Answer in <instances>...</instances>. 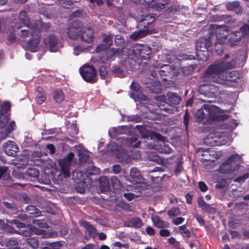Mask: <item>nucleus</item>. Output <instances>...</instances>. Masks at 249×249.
Masks as SVG:
<instances>
[{
	"label": "nucleus",
	"mask_w": 249,
	"mask_h": 249,
	"mask_svg": "<svg viewBox=\"0 0 249 249\" xmlns=\"http://www.w3.org/2000/svg\"><path fill=\"white\" fill-rule=\"evenodd\" d=\"M155 17L153 15H148L143 18L140 19L139 25L141 27L146 28L154 21Z\"/></svg>",
	"instance_id": "22"
},
{
	"label": "nucleus",
	"mask_w": 249,
	"mask_h": 249,
	"mask_svg": "<svg viewBox=\"0 0 249 249\" xmlns=\"http://www.w3.org/2000/svg\"><path fill=\"white\" fill-rule=\"evenodd\" d=\"M219 108L216 106L204 105L202 108L196 111L195 116L197 122H202L203 124L227 119L228 116L219 114Z\"/></svg>",
	"instance_id": "2"
},
{
	"label": "nucleus",
	"mask_w": 249,
	"mask_h": 249,
	"mask_svg": "<svg viewBox=\"0 0 249 249\" xmlns=\"http://www.w3.org/2000/svg\"><path fill=\"white\" fill-rule=\"evenodd\" d=\"M212 20L214 22L225 21L227 24H232L235 22V20L231 16L225 15H215L212 18Z\"/></svg>",
	"instance_id": "20"
},
{
	"label": "nucleus",
	"mask_w": 249,
	"mask_h": 249,
	"mask_svg": "<svg viewBox=\"0 0 249 249\" xmlns=\"http://www.w3.org/2000/svg\"><path fill=\"white\" fill-rule=\"evenodd\" d=\"M201 208L204 212L208 213H212L214 211V209L211 208L210 206L207 203L205 205L203 206Z\"/></svg>",
	"instance_id": "54"
},
{
	"label": "nucleus",
	"mask_w": 249,
	"mask_h": 249,
	"mask_svg": "<svg viewBox=\"0 0 249 249\" xmlns=\"http://www.w3.org/2000/svg\"><path fill=\"white\" fill-rule=\"evenodd\" d=\"M81 226L83 227L85 229V236L86 239L91 237H94L96 235V230L89 222L82 221L80 223Z\"/></svg>",
	"instance_id": "14"
},
{
	"label": "nucleus",
	"mask_w": 249,
	"mask_h": 249,
	"mask_svg": "<svg viewBox=\"0 0 249 249\" xmlns=\"http://www.w3.org/2000/svg\"><path fill=\"white\" fill-rule=\"evenodd\" d=\"M229 38L227 41L230 46H233L239 43L242 38V35H241L240 31H236L229 34Z\"/></svg>",
	"instance_id": "18"
},
{
	"label": "nucleus",
	"mask_w": 249,
	"mask_h": 249,
	"mask_svg": "<svg viewBox=\"0 0 249 249\" xmlns=\"http://www.w3.org/2000/svg\"><path fill=\"white\" fill-rule=\"evenodd\" d=\"M13 131V128L12 129H6L4 131L0 132V140H3L5 139L8 135Z\"/></svg>",
	"instance_id": "45"
},
{
	"label": "nucleus",
	"mask_w": 249,
	"mask_h": 249,
	"mask_svg": "<svg viewBox=\"0 0 249 249\" xmlns=\"http://www.w3.org/2000/svg\"><path fill=\"white\" fill-rule=\"evenodd\" d=\"M146 33L144 31H138L135 32L130 36V38L132 39L136 40L139 38L145 36Z\"/></svg>",
	"instance_id": "40"
},
{
	"label": "nucleus",
	"mask_w": 249,
	"mask_h": 249,
	"mask_svg": "<svg viewBox=\"0 0 249 249\" xmlns=\"http://www.w3.org/2000/svg\"><path fill=\"white\" fill-rule=\"evenodd\" d=\"M5 153L8 156H15L18 150V147L13 141H8L3 145Z\"/></svg>",
	"instance_id": "13"
},
{
	"label": "nucleus",
	"mask_w": 249,
	"mask_h": 249,
	"mask_svg": "<svg viewBox=\"0 0 249 249\" xmlns=\"http://www.w3.org/2000/svg\"><path fill=\"white\" fill-rule=\"evenodd\" d=\"M52 249H60L62 247V244L60 242L50 243Z\"/></svg>",
	"instance_id": "50"
},
{
	"label": "nucleus",
	"mask_w": 249,
	"mask_h": 249,
	"mask_svg": "<svg viewBox=\"0 0 249 249\" xmlns=\"http://www.w3.org/2000/svg\"><path fill=\"white\" fill-rule=\"evenodd\" d=\"M36 94L37 103L39 104H42L46 100V95L42 89L38 87Z\"/></svg>",
	"instance_id": "24"
},
{
	"label": "nucleus",
	"mask_w": 249,
	"mask_h": 249,
	"mask_svg": "<svg viewBox=\"0 0 249 249\" xmlns=\"http://www.w3.org/2000/svg\"><path fill=\"white\" fill-rule=\"evenodd\" d=\"M119 49L115 48H111L106 52V55L107 56V60L111 59L113 56L117 54L119 52Z\"/></svg>",
	"instance_id": "36"
},
{
	"label": "nucleus",
	"mask_w": 249,
	"mask_h": 249,
	"mask_svg": "<svg viewBox=\"0 0 249 249\" xmlns=\"http://www.w3.org/2000/svg\"><path fill=\"white\" fill-rule=\"evenodd\" d=\"M167 96L168 97L169 102L172 105H178L181 101L180 97L176 93L169 92L167 93Z\"/></svg>",
	"instance_id": "23"
},
{
	"label": "nucleus",
	"mask_w": 249,
	"mask_h": 249,
	"mask_svg": "<svg viewBox=\"0 0 249 249\" xmlns=\"http://www.w3.org/2000/svg\"><path fill=\"white\" fill-rule=\"evenodd\" d=\"M157 99L160 102L159 106L160 107L165 110H167V108L166 107L164 108V104H165V101H166V97L164 95H161L157 97Z\"/></svg>",
	"instance_id": "46"
},
{
	"label": "nucleus",
	"mask_w": 249,
	"mask_h": 249,
	"mask_svg": "<svg viewBox=\"0 0 249 249\" xmlns=\"http://www.w3.org/2000/svg\"><path fill=\"white\" fill-rule=\"evenodd\" d=\"M126 144L128 146H132L133 147H138L139 146L141 142L140 141H138L137 138L136 137H132L130 139L126 140Z\"/></svg>",
	"instance_id": "32"
},
{
	"label": "nucleus",
	"mask_w": 249,
	"mask_h": 249,
	"mask_svg": "<svg viewBox=\"0 0 249 249\" xmlns=\"http://www.w3.org/2000/svg\"><path fill=\"white\" fill-rule=\"evenodd\" d=\"M226 6L227 9L230 10H239L240 9L239 4L237 1L228 2L226 4Z\"/></svg>",
	"instance_id": "35"
},
{
	"label": "nucleus",
	"mask_w": 249,
	"mask_h": 249,
	"mask_svg": "<svg viewBox=\"0 0 249 249\" xmlns=\"http://www.w3.org/2000/svg\"><path fill=\"white\" fill-rule=\"evenodd\" d=\"M116 158L123 162L128 163L131 161V159L127 154L126 151L124 149H121L116 154Z\"/></svg>",
	"instance_id": "21"
},
{
	"label": "nucleus",
	"mask_w": 249,
	"mask_h": 249,
	"mask_svg": "<svg viewBox=\"0 0 249 249\" xmlns=\"http://www.w3.org/2000/svg\"><path fill=\"white\" fill-rule=\"evenodd\" d=\"M33 232L37 235H42L44 233V230L38 229L37 227H34L33 229Z\"/></svg>",
	"instance_id": "62"
},
{
	"label": "nucleus",
	"mask_w": 249,
	"mask_h": 249,
	"mask_svg": "<svg viewBox=\"0 0 249 249\" xmlns=\"http://www.w3.org/2000/svg\"><path fill=\"white\" fill-rule=\"evenodd\" d=\"M8 223L11 224H15L18 228H23L25 227V224L19 222L18 220H8Z\"/></svg>",
	"instance_id": "48"
},
{
	"label": "nucleus",
	"mask_w": 249,
	"mask_h": 249,
	"mask_svg": "<svg viewBox=\"0 0 249 249\" xmlns=\"http://www.w3.org/2000/svg\"><path fill=\"white\" fill-rule=\"evenodd\" d=\"M180 214V210L177 207L172 208L168 212V215L170 217H175Z\"/></svg>",
	"instance_id": "42"
},
{
	"label": "nucleus",
	"mask_w": 249,
	"mask_h": 249,
	"mask_svg": "<svg viewBox=\"0 0 249 249\" xmlns=\"http://www.w3.org/2000/svg\"><path fill=\"white\" fill-rule=\"evenodd\" d=\"M184 219L182 217H179L174 219L172 222L174 224L176 225H179L183 222Z\"/></svg>",
	"instance_id": "55"
},
{
	"label": "nucleus",
	"mask_w": 249,
	"mask_h": 249,
	"mask_svg": "<svg viewBox=\"0 0 249 249\" xmlns=\"http://www.w3.org/2000/svg\"><path fill=\"white\" fill-rule=\"evenodd\" d=\"M73 157L74 154L72 152H70L65 158L63 159H60L58 161L59 165L61 168V171L65 178L70 177L71 161Z\"/></svg>",
	"instance_id": "7"
},
{
	"label": "nucleus",
	"mask_w": 249,
	"mask_h": 249,
	"mask_svg": "<svg viewBox=\"0 0 249 249\" xmlns=\"http://www.w3.org/2000/svg\"><path fill=\"white\" fill-rule=\"evenodd\" d=\"M172 71V69L171 66L168 65L161 66L160 69L158 70V72L161 76H167Z\"/></svg>",
	"instance_id": "30"
},
{
	"label": "nucleus",
	"mask_w": 249,
	"mask_h": 249,
	"mask_svg": "<svg viewBox=\"0 0 249 249\" xmlns=\"http://www.w3.org/2000/svg\"><path fill=\"white\" fill-rule=\"evenodd\" d=\"M124 196L128 200L130 201L134 198L135 195L132 193H124Z\"/></svg>",
	"instance_id": "61"
},
{
	"label": "nucleus",
	"mask_w": 249,
	"mask_h": 249,
	"mask_svg": "<svg viewBox=\"0 0 249 249\" xmlns=\"http://www.w3.org/2000/svg\"><path fill=\"white\" fill-rule=\"evenodd\" d=\"M249 177L248 174H244L241 177H239L234 180V182H244Z\"/></svg>",
	"instance_id": "52"
},
{
	"label": "nucleus",
	"mask_w": 249,
	"mask_h": 249,
	"mask_svg": "<svg viewBox=\"0 0 249 249\" xmlns=\"http://www.w3.org/2000/svg\"><path fill=\"white\" fill-rule=\"evenodd\" d=\"M241 157L237 154L233 155L225 161L219 168V172L230 174L237 170L241 162Z\"/></svg>",
	"instance_id": "3"
},
{
	"label": "nucleus",
	"mask_w": 249,
	"mask_h": 249,
	"mask_svg": "<svg viewBox=\"0 0 249 249\" xmlns=\"http://www.w3.org/2000/svg\"><path fill=\"white\" fill-rule=\"evenodd\" d=\"M100 187L102 191L107 190L109 187V182L106 177H102L99 180Z\"/></svg>",
	"instance_id": "26"
},
{
	"label": "nucleus",
	"mask_w": 249,
	"mask_h": 249,
	"mask_svg": "<svg viewBox=\"0 0 249 249\" xmlns=\"http://www.w3.org/2000/svg\"><path fill=\"white\" fill-rule=\"evenodd\" d=\"M112 38L113 36H107L104 38V41L106 42L107 44V46L109 47L111 45L112 42Z\"/></svg>",
	"instance_id": "53"
},
{
	"label": "nucleus",
	"mask_w": 249,
	"mask_h": 249,
	"mask_svg": "<svg viewBox=\"0 0 249 249\" xmlns=\"http://www.w3.org/2000/svg\"><path fill=\"white\" fill-rule=\"evenodd\" d=\"M139 131L142 137L144 139H153L155 137L158 140H162L163 137L160 134L148 131L144 127H140Z\"/></svg>",
	"instance_id": "15"
},
{
	"label": "nucleus",
	"mask_w": 249,
	"mask_h": 249,
	"mask_svg": "<svg viewBox=\"0 0 249 249\" xmlns=\"http://www.w3.org/2000/svg\"><path fill=\"white\" fill-rule=\"evenodd\" d=\"M199 187L201 191L205 192L207 190V186L206 184L203 181L199 182Z\"/></svg>",
	"instance_id": "59"
},
{
	"label": "nucleus",
	"mask_w": 249,
	"mask_h": 249,
	"mask_svg": "<svg viewBox=\"0 0 249 249\" xmlns=\"http://www.w3.org/2000/svg\"><path fill=\"white\" fill-rule=\"evenodd\" d=\"M128 180L136 184H142L143 183V178L136 167H133L130 169V176Z\"/></svg>",
	"instance_id": "11"
},
{
	"label": "nucleus",
	"mask_w": 249,
	"mask_h": 249,
	"mask_svg": "<svg viewBox=\"0 0 249 249\" xmlns=\"http://www.w3.org/2000/svg\"><path fill=\"white\" fill-rule=\"evenodd\" d=\"M73 53L75 55H77L79 54L80 52H82L83 51V48L79 46H76L73 49Z\"/></svg>",
	"instance_id": "64"
},
{
	"label": "nucleus",
	"mask_w": 249,
	"mask_h": 249,
	"mask_svg": "<svg viewBox=\"0 0 249 249\" xmlns=\"http://www.w3.org/2000/svg\"><path fill=\"white\" fill-rule=\"evenodd\" d=\"M236 62V58H233L228 62L222 59L210 65L201 77L202 81L207 84L200 85L198 88L199 92L207 95L210 92V86L209 84L211 82L224 85H226L227 82L236 81L239 79L236 71H227L229 69L235 68Z\"/></svg>",
	"instance_id": "1"
},
{
	"label": "nucleus",
	"mask_w": 249,
	"mask_h": 249,
	"mask_svg": "<svg viewBox=\"0 0 249 249\" xmlns=\"http://www.w3.org/2000/svg\"><path fill=\"white\" fill-rule=\"evenodd\" d=\"M240 30L242 36L249 34V24H245L240 28Z\"/></svg>",
	"instance_id": "47"
},
{
	"label": "nucleus",
	"mask_w": 249,
	"mask_h": 249,
	"mask_svg": "<svg viewBox=\"0 0 249 249\" xmlns=\"http://www.w3.org/2000/svg\"><path fill=\"white\" fill-rule=\"evenodd\" d=\"M81 39L86 42L90 43L94 38L93 31L90 28H85L82 30Z\"/></svg>",
	"instance_id": "17"
},
{
	"label": "nucleus",
	"mask_w": 249,
	"mask_h": 249,
	"mask_svg": "<svg viewBox=\"0 0 249 249\" xmlns=\"http://www.w3.org/2000/svg\"><path fill=\"white\" fill-rule=\"evenodd\" d=\"M112 71L116 76L119 77H124L125 76V73L119 66L115 65L113 66Z\"/></svg>",
	"instance_id": "33"
},
{
	"label": "nucleus",
	"mask_w": 249,
	"mask_h": 249,
	"mask_svg": "<svg viewBox=\"0 0 249 249\" xmlns=\"http://www.w3.org/2000/svg\"><path fill=\"white\" fill-rule=\"evenodd\" d=\"M43 42L50 52H55L59 48V39L55 35H49L44 38Z\"/></svg>",
	"instance_id": "9"
},
{
	"label": "nucleus",
	"mask_w": 249,
	"mask_h": 249,
	"mask_svg": "<svg viewBox=\"0 0 249 249\" xmlns=\"http://www.w3.org/2000/svg\"><path fill=\"white\" fill-rule=\"evenodd\" d=\"M83 25L78 21H74L68 29L67 34L71 39H77L79 36V33L82 32Z\"/></svg>",
	"instance_id": "8"
},
{
	"label": "nucleus",
	"mask_w": 249,
	"mask_h": 249,
	"mask_svg": "<svg viewBox=\"0 0 249 249\" xmlns=\"http://www.w3.org/2000/svg\"><path fill=\"white\" fill-rule=\"evenodd\" d=\"M159 233L161 236H168L170 233L168 230L161 229Z\"/></svg>",
	"instance_id": "58"
},
{
	"label": "nucleus",
	"mask_w": 249,
	"mask_h": 249,
	"mask_svg": "<svg viewBox=\"0 0 249 249\" xmlns=\"http://www.w3.org/2000/svg\"><path fill=\"white\" fill-rule=\"evenodd\" d=\"M178 232L180 234H184L187 237H190L191 235L190 231L187 229L185 225L178 227Z\"/></svg>",
	"instance_id": "37"
},
{
	"label": "nucleus",
	"mask_w": 249,
	"mask_h": 249,
	"mask_svg": "<svg viewBox=\"0 0 249 249\" xmlns=\"http://www.w3.org/2000/svg\"><path fill=\"white\" fill-rule=\"evenodd\" d=\"M79 160L81 162H85L89 157V152L84 149L80 148L78 150Z\"/></svg>",
	"instance_id": "25"
},
{
	"label": "nucleus",
	"mask_w": 249,
	"mask_h": 249,
	"mask_svg": "<svg viewBox=\"0 0 249 249\" xmlns=\"http://www.w3.org/2000/svg\"><path fill=\"white\" fill-rule=\"evenodd\" d=\"M164 138L163 137L162 141L159 144H157L155 149L159 152L164 154H169L171 152L172 149L168 144L164 143L163 141Z\"/></svg>",
	"instance_id": "19"
},
{
	"label": "nucleus",
	"mask_w": 249,
	"mask_h": 249,
	"mask_svg": "<svg viewBox=\"0 0 249 249\" xmlns=\"http://www.w3.org/2000/svg\"><path fill=\"white\" fill-rule=\"evenodd\" d=\"M133 50L136 55H139L142 58L144 57L145 55H149L151 53V50L148 46L139 44H135L133 47Z\"/></svg>",
	"instance_id": "12"
},
{
	"label": "nucleus",
	"mask_w": 249,
	"mask_h": 249,
	"mask_svg": "<svg viewBox=\"0 0 249 249\" xmlns=\"http://www.w3.org/2000/svg\"><path fill=\"white\" fill-rule=\"evenodd\" d=\"M128 225L130 227L139 228L142 226V222L140 218H134L129 221Z\"/></svg>",
	"instance_id": "29"
},
{
	"label": "nucleus",
	"mask_w": 249,
	"mask_h": 249,
	"mask_svg": "<svg viewBox=\"0 0 249 249\" xmlns=\"http://www.w3.org/2000/svg\"><path fill=\"white\" fill-rule=\"evenodd\" d=\"M152 218L154 225L158 228H161L167 227V224L162 221L158 215L153 216Z\"/></svg>",
	"instance_id": "28"
},
{
	"label": "nucleus",
	"mask_w": 249,
	"mask_h": 249,
	"mask_svg": "<svg viewBox=\"0 0 249 249\" xmlns=\"http://www.w3.org/2000/svg\"><path fill=\"white\" fill-rule=\"evenodd\" d=\"M83 79L88 82L94 83L96 80V71L92 66L85 65L80 69Z\"/></svg>",
	"instance_id": "6"
},
{
	"label": "nucleus",
	"mask_w": 249,
	"mask_h": 249,
	"mask_svg": "<svg viewBox=\"0 0 249 249\" xmlns=\"http://www.w3.org/2000/svg\"><path fill=\"white\" fill-rule=\"evenodd\" d=\"M32 36L28 44V47L29 50L32 52H36L38 48L40 42V35L38 28H36L34 31L31 32Z\"/></svg>",
	"instance_id": "10"
},
{
	"label": "nucleus",
	"mask_w": 249,
	"mask_h": 249,
	"mask_svg": "<svg viewBox=\"0 0 249 249\" xmlns=\"http://www.w3.org/2000/svg\"><path fill=\"white\" fill-rule=\"evenodd\" d=\"M99 74L102 78H105L107 74V71L105 66H102L99 69Z\"/></svg>",
	"instance_id": "51"
},
{
	"label": "nucleus",
	"mask_w": 249,
	"mask_h": 249,
	"mask_svg": "<svg viewBox=\"0 0 249 249\" xmlns=\"http://www.w3.org/2000/svg\"><path fill=\"white\" fill-rule=\"evenodd\" d=\"M9 120V119L8 116H4L2 119L0 120V128H3L4 126L8 123Z\"/></svg>",
	"instance_id": "49"
},
{
	"label": "nucleus",
	"mask_w": 249,
	"mask_h": 249,
	"mask_svg": "<svg viewBox=\"0 0 249 249\" xmlns=\"http://www.w3.org/2000/svg\"><path fill=\"white\" fill-rule=\"evenodd\" d=\"M111 182L112 187L115 189H119L121 186L120 180L118 178L115 176H112L111 178Z\"/></svg>",
	"instance_id": "38"
},
{
	"label": "nucleus",
	"mask_w": 249,
	"mask_h": 249,
	"mask_svg": "<svg viewBox=\"0 0 249 249\" xmlns=\"http://www.w3.org/2000/svg\"><path fill=\"white\" fill-rule=\"evenodd\" d=\"M169 0H156L154 3H151V5L154 8L160 10L164 8V5L166 4Z\"/></svg>",
	"instance_id": "31"
},
{
	"label": "nucleus",
	"mask_w": 249,
	"mask_h": 249,
	"mask_svg": "<svg viewBox=\"0 0 249 249\" xmlns=\"http://www.w3.org/2000/svg\"><path fill=\"white\" fill-rule=\"evenodd\" d=\"M210 28L215 30L216 41L215 44H223L228 40V37L229 35L230 29L227 26L218 25L217 24L211 25Z\"/></svg>",
	"instance_id": "5"
},
{
	"label": "nucleus",
	"mask_w": 249,
	"mask_h": 249,
	"mask_svg": "<svg viewBox=\"0 0 249 249\" xmlns=\"http://www.w3.org/2000/svg\"><path fill=\"white\" fill-rule=\"evenodd\" d=\"M18 21L16 23V27L18 29L21 28L23 25L27 26L29 27L30 20L27 16V13L25 11H22L19 14L18 18Z\"/></svg>",
	"instance_id": "16"
},
{
	"label": "nucleus",
	"mask_w": 249,
	"mask_h": 249,
	"mask_svg": "<svg viewBox=\"0 0 249 249\" xmlns=\"http://www.w3.org/2000/svg\"><path fill=\"white\" fill-rule=\"evenodd\" d=\"M26 209L30 214H36V216H38L40 213L38 209L32 205L27 206Z\"/></svg>",
	"instance_id": "39"
},
{
	"label": "nucleus",
	"mask_w": 249,
	"mask_h": 249,
	"mask_svg": "<svg viewBox=\"0 0 249 249\" xmlns=\"http://www.w3.org/2000/svg\"><path fill=\"white\" fill-rule=\"evenodd\" d=\"M112 171L114 174H118L121 171V166L119 164H115L112 166Z\"/></svg>",
	"instance_id": "56"
},
{
	"label": "nucleus",
	"mask_w": 249,
	"mask_h": 249,
	"mask_svg": "<svg viewBox=\"0 0 249 249\" xmlns=\"http://www.w3.org/2000/svg\"><path fill=\"white\" fill-rule=\"evenodd\" d=\"M211 37H200L196 43V55L198 59L203 61L207 60L208 50L212 46Z\"/></svg>",
	"instance_id": "4"
},
{
	"label": "nucleus",
	"mask_w": 249,
	"mask_h": 249,
	"mask_svg": "<svg viewBox=\"0 0 249 249\" xmlns=\"http://www.w3.org/2000/svg\"><path fill=\"white\" fill-rule=\"evenodd\" d=\"M33 224L34 225V227H37L40 228H48V224L44 222L43 221L41 220H34L33 221Z\"/></svg>",
	"instance_id": "41"
},
{
	"label": "nucleus",
	"mask_w": 249,
	"mask_h": 249,
	"mask_svg": "<svg viewBox=\"0 0 249 249\" xmlns=\"http://www.w3.org/2000/svg\"><path fill=\"white\" fill-rule=\"evenodd\" d=\"M27 243L33 249H36L38 245V243L35 238H30L27 240Z\"/></svg>",
	"instance_id": "43"
},
{
	"label": "nucleus",
	"mask_w": 249,
	"mask_h": 249,
	"mask_svg": "<svg viewBox=\"0 0 249 249\" xmlns=\"http://www.w3.org/2000/svg\"><path fill=\"white\" fill-rule=\"evenodd\" d=\"M28 174L31 177H36L38 175V172L35 169H31L28 172Z\"/></svg>",
	"instance_id": "63"
},
{
	"label": "nucleus",
	"mask_w": 249,
	"mask_h": 249,
	"mask_svg": "<svg viewBox=\"0 0 249 249\" xmlns=\"http://www.w3.org/2000/svg\"><path fill=\"white\" fill-rule=\"evenodd\" d=\"M53 99L56 103H61L65 99V94L61 90H56L54 92Z\"/></svg>",
	"instance_id": "27"
},
{
	"label": "nucleus",
	"mask_w": 249,
	"mask_h": 249,
	"mask_svg": "<svg viewBox=\"0 0 249 249\" xmlns=\"http://www.w3.org/2000/svg\"><path fill=\"white\" fill-rule=\"evenodd\" d=\"M125 129L124 126H118L117 127H114L109 131V133L111 132H114L116 134H121L124 133V130Z\"/></svg>",
	"instance_id": "44"
},
{
	"label": "nucleus",
	"mask_w": 249,
	"mask_h": 249,
	"mask_svg": "<svg viewBox=\"0 0 249 249\" xmlns=\"http://www.w3.org/2000/svg\"><path fill=\"white\" fill-rule=\"evenodd\" d=\"M169 243L172 245L174 247H178V245H179V243L177 241L175 238H170L169 239V241H168Z\"/></svg>",
	"instance_id": "60"
},
{
	"label": "nucleus",
	"mask_w": 249,
	"mask_h": 249,
	"mask_svg": "<svg viewBox=\"0 0 249 249\" xmlns=\"http://www.w3.org/2000/svg\"><path fill=\"white\" fill-rule=\"evenodd\" d=\"M189 120V114L188 111H186L184 116V123L187 128Z\"/></svg>",
	"instance_id": "57"
},
{
	"label": "nucleus",
	"mask_w": 249,
	"mask_h": 249,
	"mask_svg": "<svg viewBox=\"0 0 249 249\" xmlns=\"http://www.w3.org/2000/svg\"><path fill=\"white\" fill-rule=\"evenodd\" d=\"M149 160L158 163L160 164H162L164 162L163 160L158 155L150 153L148 156Z\"/></svg>",
	"instance_id": "34"
}]
</instances>
